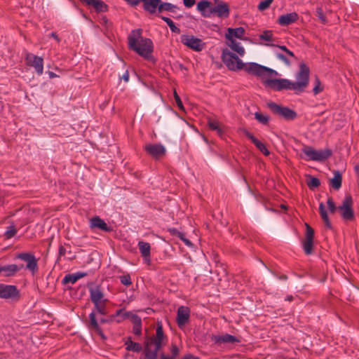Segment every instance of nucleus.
<instances>
[{
	"label": "nucleus",
	"mask_w": 359,
	"mask_h": 359,
	"mask_svg": "<svg viewBox=\"0 0 359 359\" xmlns=\"http://www.w3.org/2000/svg\"><path fill=\"white\" fill-rule=\"evenodd\" d=\"M178 9V7L176 5H174L171 3L163 2L161 0L158 14L163 13V11H168L171 13H175L176 10Z\"/></svg>",
	"instance_id": "2f4dec72"
},
{
	"label": "nucleus",
	"mask_w": 359,
	"mask_h": 359,
	"mask_svg": "<svg viewBox=\"0 0 359 359\" xmlns=\"http://www.w3.org/2000/svg\"><path fill=\"white\" fill-rule=\"evenodd\" d=\"M212 340L217 344H236L241 342V340L236 337L229 334H224L222 335H213Z\"/></svg>",
	"instance_id": "f3484780"
},
{
	"label": "nucleus",
	"mask_w": 359,
	"mask_h": 359,
	"mask_svg": "<svg viewBox=\"0 0 359 359\" xmlns=\"http://www.w3.org/2000/svg\"><path fill=\"white\" fill-rule=\"evenodd\" d=\"M23 268V264L17 265L13 264L1 266V273H4V276L6 277L13 276Z\"/></svg>",
	"instance_id": "393cba45"
},
{
	"label": "nucleus",
	"mask_w": 359,
	"mask_h": 359,
	"mask_svg": "<svg viewBox=\"0 0 359 359\" xmlns=\"http://www.w3.org/2000/svg\"><path fill=\"white\" fill-rule=\"evenodd\" d=\"M121 79L124 80L125 82H128L129 81V73L128 70L126 71V72L123 74Z\"/></svg>",
	"instance_id": "052dcab7"
},
{
	"label": "nucleus",
	"mask_w": 359,
	"mask_h": 359,
	"mask_svg": "<svg viewBox=\"0 0 359 359\" xmlns=\"http://www.w3.org/2000/svg\"><path fill=\"white\" fill-rule=\"evenodd\" d=\"M302 152L306 156L307 160L322 162L332 155V151L330 149L323 150H316L311 146H304Z\"/></svg>",
	"instance_id": "423d86ee"
},
{
	"label": "nucleus",
	"mask_w": 359,
	"mask_h": 359,
	"mask_svg": "<svg viewBox=\"0 0 359 359\" xmlns=\"http://www.w3.org/2000/svg\"><path fill=\"white\" fill-rule=\"evenodd\" d=\"M319 212L325 224V226L328 229H332V224L330 221L327 212L325 210V207L323 203H320L319 204Z\"/></svg>",
	"instance_id": "7c9ffc66"
},
{
	"label": "nucleus",
	"mask_w": 359,
	"mask_h": 359,
	"mask_svg": "<svg viewBox=\"0 0 359 359\" xmlns=\"http://www.w3.org/2000/svg\"><path fill=\"white\" fill-rule=\"evenodd\" d=\"M267 107L274 114L287 121H292L297 117V114L294 110L287 107L279 105L273 102H268Z\"/></svg>",
	"instance_id": "6e6552de"
},
{
	"label": "nucleus",
	"mask_w": 359,
	"mask_h": 359,
	"mask_svg": "<svg viewBox=\"0 0 359 359\" xmlns=\"http://www.w3.org/2000/svg\"><path fill=\"white\" fill-rule=\"evenodd\" d=\"M121 283L126 286H130L132 285L131 278L129 273L121 276L119 277Z\"/></svg>",
	"instance_id": "c03bdc74"
},
{
	"label": "nucleus",
	"mask_w": 359,
	"mask_h": 359,
	"mask_svg": "<svg viewBox=\"0 0 359 359\" xmlns=\"http://www.w3.org/2000/svg\"><path fill=\"white\" fill-rule=\"evenodd\" d=\"M309 68L304 64L301 63L299 69L296 76L297 81L294 82L296 93H302L307 87L309 81Z\"/></svg>",
	"instance_id": "0eeeda50"
},
{
	"label": "nucleus",
	"mask_w": 359,
	"mask_h": 359,
	"mask_svg": "<svg viewBox=\"0 0 359 359\" xmlns=\"http://www.w3.org/2000/svg\"><path fill=\"white\" fill-rule=\"evenodd\" d=\"M132 315H133L131 312H126L124 311V309H121L117 310L114 314L111 315V316L113 317V320L115 319V318L118 317V318L116 320L117 323H121L123 320H126L127 318H129L130 317L132 318Z\"/></svg>",
	"instance_id": "473e14b6"
},
{
	"label": "nucleus",
	"mask_w": 359,
	"mask_h": 359,
	"mask_svg": "<svg viewBox=\"0 0 359 359\" xmlns=\"http://www.w3.org/2000/svg\"><path fill=\"white\" fill-rule=\"evenodd\" d=\"M167 337L164 334L161 322H158L156 327V334L147 337L144 341V359H156L158 351L165 345Z\"/></svg>",
	"instance_id": "7ed1b4c3"
},
{
	"label": "nucleus",
	"mask_w": 359,
	"mask_h": 359,
	"mask_svg": "<svg viewBox=\"0 0 359 359\" xmlns=\"http://www.w3.org/2000/svg\"><path fill=\"white\" fill-rule=\"evenodd\" d=\"M327 204L330 213L334 214L338 210L332 197H328Z\"/></svg>",
	"instance_id": "a18cd8bd"
},
{
	"label": "nucleus",
	"mask_w": 359,
	"mask_h": 359,
	"mask_svg": "<svg viewBox=\"0 0 359 359\" xmlns=\"http://www.w3.org/2000/svg\"><path fill=\"white\" fill-rule=\"evenodd\" d=\"M227 45L235 52H236L240 56H243L245 53L244 48L241 45L239 42H237L235 39L227 40Z\"/></svg>",
	"instance_id": "c85d7f7f"
},
{
	"label": "nucleus",
	"mask_w": 359,
	"mask_h": 359,
	"mask_svg": "<svg viewBox=\"0 0 359 359\" xmlns=\"http://www.w3.org/2000/svg\"><path fill=\"white\" fill-rule=\"evenodd\" d=\"M245 29L242 27L237 28H228L226 38L227 40L235 39L234 38L242 39L245 34Z\"/></svg>",
	"instance_id": "a878e982"
},
{
	"label": "nucleus",
	"mask_w": 359,
	"mask_h": 359,
	"mask_svg": "<svg viewBox=\"0 0 359 359\" xmlns=\"http://www.w3.org/2000/svg\"><path fill=\"white\" fill-rule=\"evenodd\" d=\"M211 2L208 0H202L197 4V9L201 13L204 17H210L212 15L210 13Z\"/></svg>",
	"instance_id": "bb28decb"
},
{
	"label": "nucleus",
	"mask_w": 359,
	"mask_h": 359,
	"mask_svg": "<svg viewBox=\"0 0 359 359\" xmlns=\"http://www.w3.org/2000/svg\"><path fill=\"white\" fill-rule=\"evenodd\" d=\"M190 318V309L187 306H181L178 308L177 312V323L179 327L185 325Z\"/></svg>",
	"instance_id": "dca6fc26"
},
{
	"label": "nucleus",
	"mask_w": 359,
	"mask_h": 359,
	"mask_svg": "<svg viewBox=\"0 0 359 359\" xmlns=\"http://www.w3.org/2000/svg\"><path fill=\"white\" fill-rule=\"evenodd\" d=\"M26 64L34 68L39 75H41L43 72V59L32 53H27L25 56Z\"/></svg>",
	"instance_id": "f8f14e48"
},
{
	"label": "nucleus",
	"mask_w": 359,
	"mask_h": 359,
	"mask_svg": "<svg viewBox=\"0 0 359 359\" xmlns=\"http://www.w3.org/2000/svg\"><path fill=\"white\" fill-rule=\"evenodd\" d=\"M268 46H276V45L273 44V43H271V44H268ZM277 47H278L280 50L285 51V53L287 51H288L289 49H287V48L285 46H277Z\"/></svg>",
	"instance_id": "680f3d73"
},
{
	"label": "nucleus",
	"mask_w": 359,
	"mask_h": 359,
	"mask_svg": "<svg viewBox=\"0 0 359 359\" xmlns=\"http://www.w3.org/2000/svg\"><path fill=\"white\" fill-rule=\"evenodd\" d=\"M74 274L76 275L78 280L81 278H83L85 276H87L88 275V273L87 272H82V271L75 273Z\"/></svg>",
	"instance_id": "4d7b16f0"
},
{
	"label": "nucleus",
	"mask_w": 359,
	"mask_h": 359,
	"mask_svg": "<svg viewBox=\"0 0 359 359\" xmlns=\"http://www.w3.org/2000/svg\"><path fill=\"white\" fill-rule=\"evenodd\" d=\"M273 0L262 1L257 6L258 9L259 11H264V10L267 9L268 8H269V6L271 4V3L273 2Z\"/></svg>",
	"instance_id": "09e8293b"
},
{
	"label": "nucleus",
	"mask_w": 359,
	"mask_h": 359,
	"mask_svg": "<svg viewBox=\"0 0 359 359\" xmlns=\"http://www.w3.org/2000/svg\"><path fill=\"white\" fill-rule=\"evenodd\" d=\"M88 288L90 293V301L94 304L95 310L99 314L106 315L107 313V304L108 299L104 298L101 285H95L91 283L88 285Z\"/></svg>",
	"instance_id": "20e7f679"
},
{
	"label": "nucleus",
	"mask_w": 359,
	"mask_h": 359,
	"mask_svg": "<svg viewBox=\"0 0 359 359\" xmlns=\"http://www.w3.org/2000/svg\"><path fill=\"white\" fill-rule=\"evenodd\" d=\"M181 359H200V358L191 353H188L184 355Z\"/></svg>",
	"instance_id": "13d9d810"
},
{
	"label": "nucleus",
	"mask_w": 359,
	"mask_h": 359,
	"mask_svg": "<svg viewBox=\"0 0 359 359\" xmlns=\"http://www.w3.org/2000/svg\"><path fill=\"white\" fill-rule=\"evenodd\" d=\"M128 4L132 6H137L142 0H124Z\"/></svg>",
	"instance_id": "864d4df0"
},
{
	"label": "nucleus",
	"mask_w": 359,
	"mask_h": 359,
	"mask_svg": "<svg viewBox=\"0 0 359 359\" xmlns=\"http://www.w3.org/2000/svg\"><path fill=\"white\" fill-rule=\"evenodd\" d=\"M170 351H171V356L173 357L174 359H175L178 355H179V353H180V350L178 348V347L177 346L176 344H172L171 345V348H170Z\"/></svg>",
	"instance_id": "603ef678"
},
{
	"label": "nucleus",
	"mask_w": 359,
	"mask_h": 359,
	"mask_svg": "<svg viewBox=\"0 0 359 359\" xmlns=\"http://www.w3.org/2000/svg\"><path fill=\"white\" fill-rule=\"evenodd\" d=\"M58 253H59V257L64 256L65 255L66 249L63 245H60Z\"/></svg>",
	"instance_id": "6e6d98bb"
},
{
	"label": "nucleus",
	"mask_w": 359,
	"mask_h": 359,
	"mask_svg": "<svg viewBox=\"0 0 359 359\" xmlns=\"http://www.w3.org/2000/svg\"><path fill=\"white\" fill-rule=\"evenodd\" d=\"M17 233V230L13 225L9 226L7 228L4 233V236L6 239H10L13 238Z\"/></svg>",
	"instance_id": "ea45409f"
},
{
	"label": "nucleus",
	"mask_w": 359,
	"mask_h": 359,
	"mask_svg": "<svg viewBox=\"0 0 359 359\" xmlns=\"http://www.w3.org/2000/svg\"><path fill=\"white\" fill-rule=\"evenodd\" d=\"M316 15L321 21L322 23L326 24L327 20L321 7H318L316 11Z\"/></svg>",
	"instance_id": "79ce46f5"
},
{
	"label": "nucleus",
	"mask_w": 359,
	"mask_h": 359,
	"mask_svg": "<svg viewBox=\"0 0 359 359\" xmlns=\"http://www.w3.org/2000/svg\"><path fill=\"white\" fill-rule=\"evenodd\" d=\"M217 131V135L219 136V137H222V135H224V130L222 128H221L219 126L218 127V129H216L215 130Z\"/></svg>",
	"instance_id": "69168bd1"
},
{
	"label": "nucleus",
	"mask_w": 359,
	"mask_h": 359,
	"mask_svg": "<svg viewBox=\"0 0 359 359\" xmlns=\"http://www.w3.org/2000/svg\"><path fill=\"white\" fill-rule=\"evenodd\" d=\"M77 280H78V279H77L76 275L74 273H71V274L66 275L64 277L62 282L65 284L69 283H71L72 284H74Z\"/></svg>",
	"instance_id": "37998d69"
},
{
	"label": "nucleus",
	"mask_w": 359,
	"mask_h": 359,
	"mask_svg": "<svg viewBox=\"0 0 359 359\" xmlns=\"http://www.w3.org/2000/svg\"><path fill=\"white\" fill-rule=\"evenodd\" d=\"M90 226L91 229H98L104 232H110L112 228L98 216L93 217L90 220Z\"/></svg>",
	"instance_id": "6ab92c4d"
},
{
	"label": "nucleus",
	"mask_w": 359,
	"mask_h": 359,
	"mask_svg": "<svg viewBox=\"0 0 359 359\" xmlns=\"http://www.w3.org/2000/svg\"><path fill=\"white\" fill-rule=\"evenodd\" d=\"M125 345L126 346V349L129 351L139 353L142 350V345L137 342L133 341L130 337L126 341Z\"/></svg>",
	"instance_id": "72a5a7b5"
},
{
	"label": "nucleus",
	"mask_w": 359,
	"mask_h": 359,
	"mask_svg": "<svg viewBox=\"0 0 359 359\" xmlns=\"http://www.w3.org/2000/svg\"><path fill=\"white\" fill-rule=\"evenodd\" d=\"M143 8L149 14L158 13L161 0H142Z\"/></svg>",
	"instance_id": "5701e85b"
},
{
	"label": "nucleus",
	"mask_w": 359,
	"mask_h": 359,
	"mask_svg": "<svg viewBox=\"0 0 359 359\" xmlns=\"http://www.w3.org/2000/svg\"><path fill=\"white\" fill-rule=\"evenodd\" d=\"M276 56L277 58H278L279 60H280L281 61H283L287 66H290L291 62L289 60V59L285 55H283V53H277L276 54Z\"/></svg>",
	"instance_id": "3c124183"
},
{
	"label": "nucleus",
	"mask_w": 359,
	"mask_h": 359,
	"mask_svg": "<svg viewBox=\"0 0 359 359\" xmlns=\"http://www.w3.org/2000/svg\"><path fill=\"white\" fill-rule=\"evenodd\" d=\"M245 135L251 140V142L255 145V147L265 156L270 154L269 151L266 147L265 144L260 142L257 137H255L248 130L244 131Z\"/></svg>",
	"instance_id": "4be33fe9"
},
{
	"label": "nucleus",
	"mask_w": 359,
	"mask_h": 359,
	"mask_svg": "<svg viewBox=\"0 0 359 359\" xmlns=\"http://www.w3.org/2000/svg\"><path fill=\"white\" fill-rule=\"evenodd\" d=\"M20 296L19 290L15 285L0 283V298L11 299Z\"/></svg>",
	"instance_id": "2eb2a0df"
},
{
	"label": "nucleus",
	"mask_w": 359,
	"mask_h": 359,
	"mask_svg": "<svg viewBox=\"0 0 359 359\" xmlns=\"http://www.w3.org/2000/svg\"><path fill=\"white\" fill-rule=\"evenodd\" d=\"M299 19V15L296 12H292L280 15L278 19V23L281 26H288Z\"/></svg>",
	"instance_id": "412c9836"
},
{
	"label": "nucleus",
	"mask_w": 359,
	"mask_h": 359,
	"mask_svg": "<svg viewBox=\"0 0 359 359\" xmlns=\"http://www.w3.org/2000/svg\"><path fill=\"white\" fill-rule=\"evenodd\" d=\"M146 152L154 158L158 159L166 154V149L161 144H148L144 147Z\"/></svg>",
	"instance_id": "4468645a"
},
{
	"label": "nucleus",
	"mask_w": 359,
	"mask_h": 359,
	"mask_svg": "<svg viewBox=\"0 0 359 359\" xmlns=\"http://www.w3.org/2000/svg\"><path fill=\"white\" fill-rule=\"evenodd\" d=\"M210 13H215L219 18H227L229 15V8L226 3L220 2L210 8Z\"/></svg>",
	"instance_id": "aec40b11"
},
{
	"label": "nucleus",
	"mask_w": 359,
	"mask_h": 359,
	"mask_svg": "<svg viewBox=\"0 0 359 359\" xmlns=\"http://www.w3.org/2000/svg\"><path fill=\"white\" fill-rule=\"evenodd\" d=\"M132 320L134 323L133 327V332L136 335H140L142 334V320L136 314L132 315Z\"/></svg>",
	"instance_id": "f704fd0d"
},
{
	"label": "nucleus",
	"mask_w": 359,
	"mask_h": 359,
	"mask_svg": "<svg viewBox=\"0 0 359 359\" xmlns=\"http://www.w3.org/2000/svg\"><path fill=\"white\" fill-rule=\"evenodd\" d=\"M138 247L142 256H149L151 255V246L149 243L139 241Z\"/></svg>",
	"instance_id": "c9c22d12"
},
{
	"label": "nucleus",
	"mask_w": 359,
	"mask_h": 359,
	"mask_svg": "<svg viewBox=\"0 0 359 359\" xmlns=\"http://www.w3.org/2000/svg\"><path fill=\"white\" fill-rule=\"evenodd\" d=\"M16 259L22 260L27 263L26 269L33 275L39 271L38 259L30 252H21L16 255Z\"/></svg>",
	"instance_id": "9d476101"
},
{
	"label": "nucleus",
	"mask_w": 359,
	"mask_h": 359,
	"mask_svg": "<svg viewBox=\"0 0 359 359\" xmlns=\"http://www.w3.org/2000/svg\"><path fill=\"white\" fill-rule=\"evenodd\" d=\"M222 60L230 71L236 72L243 69L248 74L261 79L278 74L276 70L256 62L244 63L235 53L227 48L222 50Z\"/></svg>",
	"instance_id": "f257e3e1"
},
{
	"label": "nucleus",
	"mask_w": 359,
	"mask_h": 359,
	"mask_svg": "<svg viewBox=\"0 0 359 359\" xmlns=\"http://www.w3.org/2000/svg\"><path fill=\"white\" fill-rule=\"evenodd\" d=\"M277 75L273 76H276ZM271 76H265V78L262 79L263 84L266 88H269L270 89L281 91L283 90H292L296 92V88L294 84V82L290 81L286 79H269Z\"/></svg>",
	"instance_id": "39448f33"
},
{
	"label": "nucleus",
	"mask_w": 359,
	"mask_h": 359,
	"mask_svg": "<svg viewBox=\"0 0 359 359\" xmlns=\"http://www.w3.org/2000/svg\"><path fill=\"white\" fill-rule=\"evenodd\" d=\"M306 184L309 188L313 190L316 188H318L320 185V181L317 177L309 175Z\"/></svg>",
	"instance_id": "4c0bfd02"
},
{
	"label": "nucleus",
	"mask_w": 359,
	"mask_h": 359,
	"mask_svg": "<svg viewBox=\"0 0 359 359\" xmlns=\"http://www.w3.org/2000/svg\"><path fill=\"white\" fill-rule=\"evenodd\" d=\"M158 16L159 18H161L165 22H166V24L169 26L170 30L172 32H174L175 34L180 33V32H181L180 29L175 25L173 21L170 18L165 17V16L159 15H158Z\"/></svg>",
	"instance_id": "e433bc0d"
},
{
	"label": "nucleus",
	"mask_w": 359,
	"mask_h": 359,
	"mask_svg": "<svg viewBox=\"0 0 359 359\" xmlns=\"http://www.w3.org/2000/svg\"><path fill=\"white\" fill-rule=\"evenodd\" d=\"M286 54L294 57V58H296L293 52H292L291 50H288V51L286 52Z\"/></svg>",
	"instance_id": "774afa93"
},
{
	"label": "nucleus",
	"mask_w": 359,
	"mask_h": 359,
	"mask_svg": "<svg viewBox=\"0 0 359 359\" xmlns=\"http://www.w3.org/2000/svg\"><path fill=\"white\" fill-rule=\"evenodd\" d=\"M161 359H174L173 357H172L171 355L167 356L164 353L161 354Z\"/></svg>",
	"instance_id": "338daca9"
},
{
	"label": "nucleus",
	"mask_w": 359,
	"mask_h": 359,
	"mask_svg": "<svg viewBox=\"0 0 359 359\" xmlns=\"http://www.w3.org/2000/svg\"><path fill=\"white\" fill-rule=\"evenodd\" d=\"M50 36L55 39L57 43L60 42V38L58 36V35L55 32H52L50 34Z\"/></svg>",
	"instance_id": "e2e57ef3"
},
{
	"label": "nucleus",
	"mask_w": 359,
	"mask_h": 359,
	"mask_svg": "<svg viewBox=\"0 0 359 359\" xmlns=\"http://www.w3.org/2000/svg\"><path fill=\"white\" fill-rule=\"evenodd\" d=\"M113 320H114L113 317L110 316L109 318H100V322L103 324V323H111Z\"/></svg>",
	"instance_id": "bf43d9fd"
},
{
	"label": "nucleus",
	"mask_w": 359,
	"mask_h": 359,
	"mask_svg": "<svg viewBox=\"0 0 359 359\" xmlns=\"http://www.w3.org/2000/svg\"><path fill=\"white\" fill-rule=\"evenodd\" d=\"M142 32L140 28L131 31L128 36V48L144 59L155 63L156 59L152 54L154 51L153 42L149 38L142 37Z\"/></svg>",
	"instance_id": "f03ea898"
},
{
	"label": "nucleus",
	"mask_w": 359,
	"mask_h": 359,
	"mask_svg": "<svg viewBox=\"0 0 359 359\" xmlns=\"http://www.w3.org/2000/svg\"><path fill=\"white\" fill-rule=\"evenodd\" d=\"M342 184V175L339 170L334 171V177L330 181V186L334 190H339Z\"/></svg>",
	"instance_id": "cd10ccee"
},
{
	"label": "nucleus",
	"mask_w": 359,
	"mask_h": 359,
	"mask_svg": "<svg viewBox=\"0 0 359 359\" xmlns=\"http://www.w3.org/2000/svg\"><path fill=\"white\" fill-rule=\"evenodd\" d=\"M174 97H175V100L176 102L177 106L178 107L179 109H180L182 111H184V105L181 100V98L178 95V94L177 93V92L175 90L174 91Z\"/></svg>",
	"instance_id": "8fccbe9b"
},
{
	"label": "nucleus",
	"mask_w": 359,
	"mask_h": 359,
	"mask_svg": "<svg viewBox=\"0 0 359 359\" xmlns=\"http://www.w3.org/2000/svg\"><path fill=\"white\" fill-rule=\"evenodd\" d=\"M184 4L186 7L190 8L195 4V0H183Z\"/></svg>",
	"instance_id": "5fc2aeb1"
},
{
	"label": "nucleus",
	"mask_w": 359,
	"mask_h": 359,
	"mask_svg": "<svg viewBox=\"0 0 359 359\" xmlns=\"http://www.w3.org/2000/svg\"><path fill=\"white\" fill-rule=\"evenodd\" d=\"M323 90V88L321 86V83L319 79L317 77L315 81V86L313 89L314 95H318Z\"/></svg>",
	"instance_id": "de8ad7c7"
},
{
	"label": "nucleus",
	"mask_w": 359,
	"mask_h": 359,
	"mask_svg": "<svg viewBox=\"0 0 359 359\" xmlns=\"http://www.w3.org/2000/svg\"><path fill=\"white\" fill-rule=\"evenodd\" d=\"M255 118L262 125H269V117L268 116L262 114L260 112L257 111L255 113Z\"/></svg>",
	"instance_id": "58836bf2"
},
{
	"label": "nucleus",
	"mask_w": 359,
	"mask_h": 359,
	"mask_svg": "<svg viewBox=\"0 0 359 359\" xmlns=\"http://www.w3.org/2000/svg\"><path fill=\"white\" fill-rule=\"evenodd\" d=\"M208 126L209 128L212 130H215L216 129H218V127L219 126V122L214 118H212L210 117H208Z\"/></svg>",
	"instance_id": "a19ab883"
},
{
	"label": "nucleus",
	"mask_w": 359,
	"mask_h": 359,
	"mask_svg": "<svg viewBox=\"0 0 359 359\" xmlns=\"http://www.w3.org/2000/svg\"><path fill=\"white\" fill-rule=\"evenodd\" d=\"M260 39L266 41H273V34L271 30L264 31L260 36Z\"/></svg>",
	"instance_id": "49530a36"
},
{
	"label": "nucleus",
	"mask_w": 359,
	"mask_h": 359,
	"mask_svg": "<svg viewBox=\"0 0 359 359\" xmlns=\"http://www.w3.org/2000/svg\"><path fill=\"white\" fill-rule=\"evenodd\" d=\"M181 42L184 46L195 51H201L205 46V43H203L201 39L193 35L182 34L181 36Z\"/></svg>",
	"instance_id": "9b49d317"
},
{
	"label": "nucleus",
	"mask_w": 359,
	"mask_h": 359,
	"mask_svg": "<svg viewBox=\"0 0 359 359\" xmlns=\"http://www.w3.org/2000/svg\"><path fill=\"white\" fill-rule=\"evenodd\" d=\"M143 257L144 262L149 265L151 264V255H149V256H142Z\"/></svg>",
	"instance_id": "0e129e2a"
},
{
	"label": "nucleus",
	"mask_w": 359,
	"mask_h": 359,
	"mask_svg": "<svg viewBox=\"0 0 359 359\" xmlns=\"http://www.w3.org/2000/svg\"><path fill=\"white\" fill-rule=\"evenodd\" d=\"M353 205V201L351 195H346L341 204L338 207V210L339 211L343 219L352 221L354 219Z\"/></svg>",
	"instance_id": "1a4fd4ad"
},
{
	"label": "nucleus",
	"mask_w": 359,
	"mask_h": 359,
	"mask_svg": "<svg viewBox=\"0 0 359 359\" xmlns=\"http://www.w3.org/2000/svg\"><path fill=\"white\" fill-rule=\"evenodd\" d=\"M87 327L89 330H93L97 332L102 339H105V336L98 322L96 319V313L95 311H93L89 314V322L87 324Z\"/></svg>",
	"instance_id": "a211bd4d"
},
{
	"label": "nucleus",
	"mask_w": 359,
	"mask_h": 359,
	"mask_svg": "<svg viewBox=\"0 0 359 359\" xmlns=\"http://www.w3.org/2000/svg\"><path fill=\"white\" fill-rule=\"evenodd\" d=\"M168 231L170 233L171 236H175L178 237L182 241L184 242V243L187 246L190 247L192 245V243L185 237L184 233L179 231L177 229L169 228L168 229Z\"/></svg>",
	"instance_id": "c756f323"
},
{
	"label": "nucleus",
	"mask_w": 359,
	"mask_h": 359,
	"mask_svg": "<svg viewBox=\"0 0 359 359\" xmlns=\"http://www.w3.org/2000/svg\"><path fill=\"white\" fill-rule=\"evenodd\" d=\"M88 6H92L96 12L102 13L108 11V6L102 0H80Z\"/></svg>",
	"instance_id": "b1692460"
},
{
	"label": "nucleus",
	"mask_w": 359,
	"mask_h": 359,
	"mask_svg": "<svg viewBox=\"0 0 359 359\" xmlns=\"http://www.w3.org/2000/svg\"><path fill=\"white\" fill-rule=\"evenodd\" d=\"M306 235L305 239L303 241V248L306 255H309L313 252V239H314V230L313 229L306 224Z\"/></svg>",
	"instance_id": "ddd939ff"
}]
</instances>
